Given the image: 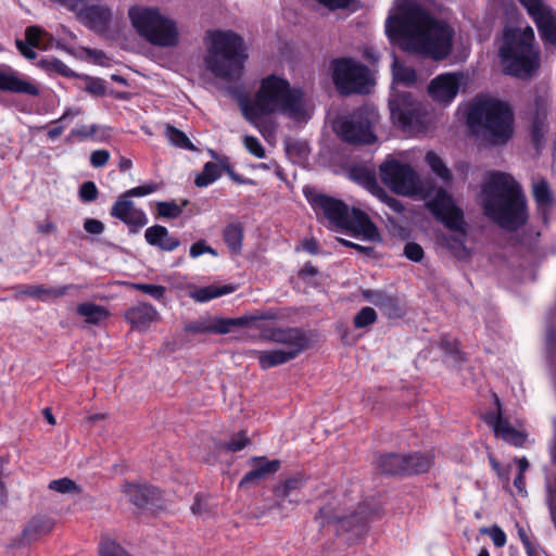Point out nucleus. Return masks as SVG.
<instances>
[{
	"mask_svg": "<svg viewBox=\"0 0 556 556\" xmlns=\"http://www.w3.org/2000/svg\"><path fill=\"white\" fill-rule=\"evenodd\" d=\"M110 159V153L106 150H96L90 155V163L93 167L104 166Z\"/></svg>",
	"mask_w": 556,
	"mask_h": 556,
	"instance_id": "64",
	"label": "nucleus"
},
{
	"mask_svg": "<svg viewBox=\"0 0 556 556\" xmlns=\"http://www.w3.org/2000/svg\"><path fill=\"white\" fill-rule=\"evenodd\" d=\"M80 113H81L80 109H67L60 118H58L51 123L52 126L48 129V132H47L48 138L51 140L59 138L63 134L64 127L75 116H78Z\"/></svg>",
	"mask_w": 556,
	"mask_h": 556,
	"instance_id": "40",
	"label": "nucleus"
},
{
	"mask_svg": "<svg viewBox=\"0 0 556 556\" xmlns=\"http://www.w3.org/2000/svg\"><path fill=\"white\" fill-rule=\"evenodd\" d=\"M244 229L241 223H229L223 232L224 240L233 253H240L242 250V241Z\"/></svg>",
	"mask_w": 556,
	"mask_h": 556,
	"instance_id": "34",
	"label": "nucleus"
},
{
	"mask_svg": "<svg viewBox=\"0 0 556 556\" xmlns=\"http://www.w3.org/2000/svg\"><path fill=\"white\" fill-rule=\"evenodd\" d=\"M250 443L249 438L244 435L243 432H239L233 435L227 443L224 444V447L229 452H239L244 448Z\"/></svg>",
	"mask_w": 556,
	"mask_h": 556,
	"instance_id": "57",
	"label": "nucleus"
},
{
	"mask_svg": "<svg viewBox=\"0 0 556 556\" xmlns=\"http://www.w3.org/2000/svg\"><path fill=\"white\" fill-rule=\"evenodd\" d=\"M98 194V188L93 181H86L79 188V198L84 202L94 201Z\"/></svg>",
	"mask_w": 556,
	"mask_h": 556,
	"instance_id": "58",
	"label": "nucleus"
},
{
	"mask_svg": "<svg viewBox=\"0 0 556 556\" xmlns=\"http://www.w3.org/2000/svg\"><path fill=\"white\" fill-rule=\"evenodd\" d=\"M426 162L430 166L431 170L443 181L448 182L452 180V174L444 161L433 151H429L426 154Z\"/></svg>",
	"mask_w": 556,
	"mask_h": 556,
	"instance_id": "44",
	"label": "nucleus"
},
{
	"mask_svg": "<svg viewBox=\"0 0 556 556\" xmlns=\"http://www.w3.org/2000/svg\"><path fill=\"white\" fill-rule=\"evenodd\" d=\"M433 211L437 217L450 230H464V213L455 206L450 197L440 194L432 201Z\"/></svg>",
	"mask_w": 556,
	"mask_h": 556,
	"instance_id": "20",
	"label": "nucleus"
},
{
	"mask_svg": "<svg viewBox=\"0 0 556 556\" xmlns=\"http://www.w3.org/2000/svg\"><path fill=\"white\" fill-rule=\"evenodd\" d=\"M99 553L101 556H129L118 543L108 536L101 539Z\"/></svg>",
	"mask_w": 556,
	"mask_h": 556,
	"instance_id": "49",
	"label": "nucleus"
},
{
	"mask_svg": "<svg viewBox=\"0 0 556 556\" xmlns=\"http://www.w3.org/2000/svg\"><path fill=\"white\" fill-rule=\"evenodd\" d=\"M463 78L462 73L440 74L430 81L428 93L433 101L447 105L457 96Z\"/></svg>",
	"mask_w": 556,
	"mask_h": 556,
	"instance_id": "15",
	"label": "nucleus"
},
{
	"mask_svg": "<svg viewBox=\"0 0 556 556\" xmlns=\"http://www.w3.org/2000/svg\"><path fill=\"white\" fill-rule=\"evenodd\" d=\"M494 397L497 410L495 413L486 414L484 417L485 422L492 426L495 435L501 438L503 441L516 447L523 446L527 440V434L515 429L509 421L503 417L500 399L496 395H494Z\"/></svg>",
	"mask_w": 556,
	"mask_h": 556,
	"instance_id": "16",
	"label": "nucleus"
},
{
	"mask_svg": "<svg viewBox=\"0 0 556 556\" xmlns=\"http://www.w3.org/2000/svg\"><path fill=\"white\" fill-rule=\"evenodd\" d=\"M188 204V200L182 201L181 205H178L174 201H164L157 203V214L164 218H177L182 213V207Z\"/></svg>",
	"mask_w": 556,
	"mask_h": 556,
	"instance_id": "48",
	"label": "nucleus"
},
{
	"mask_svg": "<svg viewBox=\"0 0 556 556\" xmlns=\"http://www.w3.org/2000/svg\"><path fill=\"white\" fill-rule=\"evenodd\" d=\"M165 136L169 140V142L180 149L194 151L197 150L187 135L179 130L178 128L167 124L165 128Z\"/></svg>",
	"mask_w": 556,
	"mask_h": 556,
	"instance_id": "43",
	"label": "nucleus"
},
{
	"mask_svg": "<svg viewBox=\"0 0 556 556\" xmlns=\"http://www.w3.org/2000/svg\"><path fill=\"white\" fill-rule=\"evenodd\" d=\"M129 17L137 33L153 46L174 47L178 43L176 23L162 15L159 10L132 8Z\"/></svg>",
	"mask_w": 556,
	"mask_h": 556,
	"instance_id": "7",
	"label": "nucleus"
},
{
	"mask_svg": "<svg viewBox=\"0 0 556 556\" xmlns=\"http://www.w3.org/2000/svg\"><path fill=\"white\" fill-rule=\"evenodd\" d=\"M129 502L138 508L159 507L161 502L160 490L148 484L125 483L122 489Z\"/></svg>",
	"mask_w": 556,
	"mask_h": 556,
	"instance_id": "21",
	"label": "nucleus"
},
{
	"mask_svg": "<svg viewBox=\"0 0 556 556\" xmlns=\"http://www.w3.org/2000/svg\"><path fill=\"white\" fill-rule=\"evenodd\" d=\"M505 41H514L516 45H533L535 37L534 30L531 26H527L523 30L518 29H506L503 34Z\"/></svg>",
	"mask_w": 556,
	"mask_h": 556,
	"instance_id": "41",
	"label": "nucleus"
},
{
	"mask_svg": "<svg viewBox=\"0 0 556 556\" xmlns=\"http://www.w3.org/2000/svg\"><path fill=\"white\" fill-rule=\"evenodd\" d=\"M110 214L112 217L128 225L131 228V232H136L139 228L148 224L146 213L142 210L137 208L134 202L128 198H123V194L113 204Z\"/></svg>",
	"mask_w": 556,
	"mask_h": 556,
	"instance_id": "18",
	"label": "nucleus"
},
{
	"mask_svg": "<svg viewBox=\"0 0 556 556\" xmlns=\"http://www.w3.org/2000/svg\"><path fill=\"white\" fill-rule=\"evenodd\" d=\"M381 180L393 192L402 195H413L418 192V176L409 164L397 160H387L380 167Z\"/></svg>",
	"mask_w": 556,
	"mask_h": 556,
	"instance_id": "11",
	"label": "nucleus"
},
{
	"mask_svg": "<svg viewBox=\"0 0 556 556\" xmlns=\"http://www.w3.org/2000/svg\"><path fill=\"white\" fill-rule=\"evenodd\" d=\"M453 231L454 233L442 237V240L456 257L464 258L469 255V251L465 245L467 237L466 229Z\"/></svg>",
	"mask_w": 556,
	"mask_h": 556,
	"instance_id": "36",
	"label": "nucleus"
},
{
	"mask_svg": "<svg viewBox=\"0 0 556 556\" xmlns=\"http://www.w3.org/2000/svg\"><path fill=\"white\" fill-rule=\"evenodd\" d=\"M403 454H384L376 459L377 469L386 476H404Z\"/></svg>",
	"mask_w": 556,
	"mask_h": 556,
	"instance_id": "29",
	"label": "nucleus"
},
{
	"mask_svg": "<svg viewBox=\"0 0 556 556\" xmlns=\"http://www.w3.org/2000/svg\"><path fill=\"white\" fill-rule=\"evenodd\" d=\"M498 53L505 73L519 79L532 78L541 65L540 51L534 45L502 40Z\"/></svg>",
	"mask_w": 556,
	"mask_h": 556,
	"instance_id": "10",
	"label": "nucleus"
},
{
	"mask_svg": "<svg viewBox=\"0 0 556 556\" xmlns=\"http://www.w3.org/2000/svg\"><path fill=\"white\" fill-rule=\"evenodd\" d=\"M467 124L486 144L505 146L514 135V113L495 99L476 100L469 108Z\"/></svg>",
	"mask_w": 556,
	"mask_h": 556,
	"instance_id": "4",
	"label": "nucleus"
},
{
	"mask_svg": "<svg viewBox=\"0 0 556 556\" xmlns=\"http://www.w3.org/2000/svg\"><path fill=\"white\" fill-rule=\"evenodd\" d=\"M547 99L542 94H538L534 98L535 111L533 117L547 119Z\"/></svg>",
	"mask_w": 556,
	"mask_h": 556,
	"instance_id": "62",
	"label": "nucleus"
},
{
	"mask_svg": "<svg viewBox=\"0 0 556 556\" xmlns=\"http://www.w3.org/2000/svg\"><path fill=\"white\" fill-rule=\"evenodd\" d=\"M78 17L90 28L103 30L111 21L112 12L105 5H89L78 11Z\"/></svg>",
	"mask_w": 556,
	"mask_h": 556,
	"instance_id": "24",
	"label": "nucleus"
},
{
	"mask_svg": "<svg viewBox=\"0 0 556 556\" xmlns=\"http://www.w3.org/2000/svg\"><path fill=\"white\" fill-rule=\"evenodd\" d=\"M243 142L245 149L254 156L258 159H264L266 156L265 149L256 137L245 136Z\"/></svg>",
	"mask_w": 556,
	"mask_h": 556,
	"instance_id": "54",
	"label": "nucleus"
},
{
	"mask_svg": "<svg viewBox=\"0 0 556 556\" xmlns=\"http://www.w3.org/2000/svg\"><path fill=\"white\" fill-rule=\"evenodd\" d=\"M144 238L150 245L156 247L163 251H174L180 245L179 239L169 236L167 228L161 225L147 228Z\"/></svg>",
	"mask_w": 556,
	"mask_h": 556,
	"instance_id": "25",
	"label": "nucleus"
},
{
	"mask_svg": "<svg viewBox=\"0 0 556 556\" xmlns=\"http://www.w3.org/2000/svg\"><path fill=\"white\" fill-rule=\"evenodd\" d=\"M157 316L154 306L144 302L128 308L124 314L125 319L137 330H144Z\"/></svg>",
	"mask_w": 556,
	"mask_h": 556,
	"instance_id": "23",
	"label": "nucleus"
},
{
	"mask_svg": "<svg viewBox=\"0 0 556 556\" xmlns=\"http://www.w3.org/2000/svg\"><path fill=\"white\" fill-rule=\"evenodd\" d=\"M204 253H208L213 256L218 255L217 251L215 249H213L211 245H208L206 243V241L203 239L198 240L190 247V256L192 258H197V257L203 255Z\"/></svg>",
	"mask_w": 556,
	"mask_h": 556,
	"instance_id": "55",
	"label": "nucleus"
},
{
	"mask_svg": "<svg viewBox=\"0 0 556 556\" xmlns=\"http://www.w3.org/2000/svg\"><path fill=\"white\" fill-rule=\"evenodd\" d=\"M206 37V70L224 80L239 79L248 60L243 38L231 30H208Z\"/></svg>",
	"mask_w": 556,
	"mask_h": 556,
	"instance_id": "5",
	"label": "nucleus"
},
{
	"mask_svg": "<svg viewBox=\"0 0 556 556\" xmlns=\"http://www.w3.org/2000/svg\"><path fill=\"white\" fill-rule=\"evenodd\" d=\"M262 338L285 345L287 352L298 356L308 348V339L299 328H268L262 332Z\"/></svg>",
	"mask_w": 556,
	"mask_h": 556,
	"instance_id": "14",
	"label": "nucleus"
},
{
	"mask_svg": "<svg viewBox=\"0 0 556 556\" xmlns=\"http://www.w3.org/2000/svg\"><path fill=\"white\" fill-rule=\"evenodd\" d=\"M377 319L376 311L370 306L363 307L355 316H354V326L357 329H362L372 325Z\"/></svg>",
	"mask_w": 556,
	"mask_h": 556,
	"instance_id": "51",
	"label": "nucleus"
},
{
	"mask_svg": "<svg viewBox=\"0 0 556 556\" xmlns=\"http://www.w3.org/2000/svg\"><path fill=\"white\" fill-rule=\"evenodd\" d=\"M53 528V522L50 518L42 516L33 517L22 531V539L26 542H31L49 533Z\"/></svg>",
	"mask_w": 556,
	"mask_h": 556,
	"instance_id": "28",
	"label": "nucleus"
},
{
	"mask_svg": "<svg viewBox=\"0 0 556 556\" xmlns=\"http://www.w3.org/2000/svg\"><path fill=\"white\" fill-rule=\"evenodd\" d=\"M405 463L404 476L421 475L428 472L433 466V455L430 453L415 452L409 454H403Z\"/></svg>",
	"mask_w": 556,
	"mask_h": 556,
	"instance_id": "27",
	"label": "nucleus"
},
{
	"mask_svg": "<svg viewBox=\"0 0 556 556\" xmlns=\"http://www.w3.org/2000/svg\"><path fill=\"white\" fill-rule=\"evenodd\" d=\"M48 488L58 493H80V486L70 478H61L50 481Z\"/></svg>",
	"mask_w": 556,
	"mask_h": 556,
	"instance_id": "50",
	"label": "nucleus"
},
{
	"mask_svg": "<svg viewBox=\"0 0 556 556\" xmlns=\"http://www.w3.org/2000/svg\"><path fill=\"white\" fill-rule=\"evenodd\" d=\"M533 198L539 210L544 214L553 201L549 186L545 179H541L533 185Z\"/></svg>",
	"mask_w": 556,
	"mask_h": 556,
	"instance_id": "39",
	"label": "nucleus"
},
{
	"mask_svg": "<svg viewBox=\"0 0 556 556\" xmlns=\"http://www.w3.org/2000/svg\"><path fill=\"white\" fill-rule=\"evenodd\" d=\"M306 477L302 472H298L275 486L274 495L276 502L273 507L285 509L286 503L296 505L300 502V490L305 485Z\"/></svg>",
	"mask_w": 556,
	"mask_h": 556,
	"instance_id": "19",
	"label": "nucleus"
},
{
	"mask_svg": "<svg viewBox=\"0 0 556 556\" xmlns=\"http://www.w3.org/2000/svg\"><path fill=\"white\" fill-rule=\"evenodd\" d=\"M378 121L379 113L376 108L363 105L341 117L334 128L343 141L352 144H371L377 140L374 126Z\"/></svg>",
	"mask_w": 556,
	"mask_h": 556,
	"instance_id": "8",
	"label": "nucleus"
},
{
	"mask_svg": "<svg viewBox=\"0 0 556 556\" xmlns=\"http://www.w3.org/2000/svg\"><path fill=\"white\" fill-rule=\"evenodd\" d=\"M392 121L404 130L422 123V106L409 92H396L389 99Z\"/></svg>",
	"mask_w": 556,
	"mask_h": 556,
	"instance_id": "12",
	"label": "nucleus"
},
{
	"mask_svg": "<svg viewBox=\"0 0 556 556\" xmlns=\"http://www.w3.org/2000/svg\"><path fill=\"white\" fill-rule=\"evenodd\" d=\"M132 288L159 301H161L166 293V288L161 285L132 283Z\"/></svg>",
	"mask_w": 556,
	"mask_h": 556,
	"instance_id": "52",
	"label": "nucleus"
},
{
	"mask_svg": "<svg viewBox=\"0 0 556 556\" xmlns=\"http://www.w3.org/2000/svg\"><path fill=\"white\" fill-rule=\"evenodd\" d=\"M26 40L38 49L47 50L53 46L54 38L39 26H28L25 30Z\"/></svg>",
	"mask_w": 556,
	"mask_h": 556,
	"instance_id": "37",
	"label": "nucleus"
},
{
	"mask_svg": "<svg viewBox=\"0 0 556 556\" xmlns=\"http://www.w3.org/2000/svg\"><path fill=\"white\" fill-rule=\"evenodd\" d=\"M220 177V168L214 162H207L204 164L202 173L198 174L194 184L197 187L203 188L206 187L214 181H216Z\"/></svg>",
	"mask_w": 556,
	"mask_h": 556,
	"instance_id": "45",
	"label": "nucleus"
},
{
	"mask_svg": "<svg viewBox=\"0 0 556 556\" xmlns=\"http://www.w3.org/2000/svg\"><path fill=\"white\" fill-rule=\"evenodd\" d=\"M369 300L389 318L401 317L402 311L395 298L383 292H374Z\"/></svg>",
	"mask_w": 556,
	"mask_h": 556,
	"instance_id": "30",
	"label": "nucleus"
},
{
	"mask_svg": "<svg viewBox=\"0 0 556 556\" xmlns=\"http://www.w3.org/2000/svg\"><path fill=\"white\" fill-rule=\"evenodd\" d=\"M403 254L412 262H420L424 258V249L416 242H407L404 247Z\"/></svg>",
	"mask_w": 556,
	"mask_h": 556,
	"instance_id": "56",
	"label": "nucleus"
},
{
	"mask_svg": "<svg viewBox=\"0 0 556 556\" xmlns=\"http://www.w3.org/2000/svg\"><path fill=\"white\" fill-rule=\"evenodd\" d=\"M211 332L214 333H228L233 328L231 318H217L210 325Z\"/></svg>",
	"mask_w": 556,
	"mask_h": 556,
	"instance_id": "61",
	"label": "nucleus"
},
{
	"mask_svg": "<svg viewBox=\"0 0 556 556\" xmlns=\"http://www.w3.org/2000/svg\"><path fill=\"white\" fill-rule=\"evenodd\" d=\"M0 91L38 97L40 87L10 66L0 70Z\"/></svg>",
	"mask_w": 556,
	"mask_h": 556,
	"instance_id": "17",
	"label": "nucleus"
},
{
	"mask_svg": "<svg viewBox=\"0 0 556 556\" xmlns=\"http://www.w3.org/2000/svg\"><path fill=\"white\" fill-rule=\"evenodd\" d=\"M97 130L98 128L96 125H81L71 130L67 140H71L73 138L85 140L93 137L97 134Z\"/></svg>",
	"mask_w": 556,
	"mask_h": 556,
	"instance_id": "53",
	"label": "nucleus"
},
{
	"mask_svg": "<svg viewBox=\"0 0 556 556\" xmlns=\"http://www.w3.org/2000/svg\"><path fill=\"white\" fill-rule=\"evenodd\" d=\"M37 66L48 74H59L63 77H75L76 74L61 60L45 58L38 61Z\"/></svg>",
	"mask_w": 556,
	"mask_h": 556,
	"instance_id": "38",
	"label": "nucleus"
},
{
	"mask_svg": "<svg viewBox=\"0 0 556 556\" xmlns=\"http://www.w3.org/2000/svg\"><path fill=\"white\" fill-rule=\"evenodd\" d=\"M306 198L317 217L325 218L331 226L370 241L381 240L377 226L359 208H350L342 200L324 193L309 192Z\"/></svg>",
	"mask_w": 556,
	"mask_h": 556,
	"instance_id": "6",
	"label": "nucleus"
},
{
	"mask_svg": "<svg viewBox=\"0 0 556 556\" xmlns=\"http://www.w3.org/2000/svg\"><path fill=\"white\" fill-rule=\"evenodd\" d=\"M534 22L545 46L556 47V11L544 0H518Z\"/></svg>",
	"mask_w": 556,
	"mask_h": 556,
	"instance_id": "13",
	"label": "nucleus"
},
{
	"mask_svg": "<svg viewBox=\"0 0 556 556\" xmlns=\"http://www.w3.org/2000/svg\"><path fill=\"white\" fill-rule=\"evenodd\" d=\"M386 34L403 51L433 61H443L453 51L454 29L415 3H405L388 16Z\"/></svg>",
	"mask_w": 556,
	"mask_h": 556,
	"instance_id": "1",
	"label": "nucleus"
},
{
	"mask_svg": "<svg viewBox=\"0 0 556 556\" xmlns=\"http://www.w3.org/2000/svg\"><path fill=\"white\" fill-rule=\"evenodd\" d=\"M77 314L86 318L90 325H100L109 317V311L101 305L91 302L81 303L77 306Z\"/></svg>",
	"mask_w": 556,
	"mask_h": 556,
	"instance_id": "33",
	"label": "nucleus"
},
{
	"mask_svg": "<svg viewBox=\"0 0 556 556\" xmlns=\"http://www.w3.org/2000/svg\"><path fill=\"white\" fill-rule=\"evenodd\" d=\"M320 518L325 519L327 523H337V530L350 531L355 528L363 529L367 523L368 519L364 516L363 507L359 506V510L350 516H330L327 508L319 510Z\"/></svg>",
	"mask_w": 556,
	"mask_h": 556,
	"instance_id": "26",
	"label": "nucleus"
},
{
	"mask_svg": "<svg viewBox=\"0 0 556 556\" xmlns=\"http://www.w3.org/2000/svg\"><path fill=\"white\" fill-rule=\"evenodd\" d=\"M70 286H63L60 288H46L45 286H27L21 291L22 294H26L30 298L47 301L52 298H61L65 295Z\"/></svg>",
	"mask_w": 556,
	"mask_h": 556,
	"instance_id": "35",
	"label": "nucleus"
},
{
	"mask_svg": "<svg viewBox=\"0 0 556 556\" xmlns=\"http://www.w3.org/2000/svg\"><path fill=\"white\" fill-rule=\"evenodd\" d=\"M15 45L20 53L27 60H35L37 56V53L35 52V48L33 47L27 40H21L16 39Z\"/></svg>",
	"mask_w": 556,
	"mask_h": 556,
	"instance_id": "63",
	"label": "nucleus"
},
{
	"mask_svg": "<svg viewBox=\"0 0 556 556\" xmlns=\"http://www.w3.org/2000/svg\"><path fill=\"white\" fill-rule=\"evenodd\" d=\"M294 353L287 352L283 349L258 352V363L263 369H268L278 365H282L294 359Z\"/></svg>",
	"mask_w": 556,
	"mask_h": 556,
	"instance_id": "31",
	"label": "nucleus"
},
{
	"mask_svg": "<svg viewBox=\"0 0 556 556\" xmlns=\"http://www.w3.org/2000/svg\"><path fill=\"white\" fill-rule=\"evenodd\" d=\"M235 291V287L225 285V286H216L210 285L206 287H201L190 292V298L195 300L197 302H206L212 299L219 298L225 294H229Z\"/></svg>",
	"mask_w": 556,
	"mask_h": 556,
	"instance_id": "32",
	"label": "nucleus"
},
{
	"mask_svg": "<svg viewBox=\"0 0 556 556\" xmlns=\"http://www.w3.org/2000/svg\"><path fill=\"white\" fill-rule=\"evenodd\" d=\"M157 185L156 184H147L139 187H135L132 189L127 190L123 193V198H131V197H143L148 195L154 191H156Z\"/></svg>",
	"mask_w": 556,
	"mask_h": 556,
	"instance_id": "59",
	"label": "nucleus"
},
{
	"mask_svg": "<svg viewBox=\"0 0 556 556\" xmlns=\"http://www.w3.org/2000/svg\"><path fill=\"white\" fill-rule=\"evenodd\" d=\"M242 115L258 127L262 117L280 113L295 122H307L313 106L300 88H293L289 81L276 75L262 79L254 100L247 97L239 99Z\"/></svg>",
	"mask_w": 556,
	"mask_h": 556,
	"instance_id": "2",
	"label": "nucleus"
},
{
	"mask_svg": "<svg viewBox=\"0 0 556 556\" xmlns=\"http://www.w3.org/2000/svg\"><path fill=\"white\" fill-rule=\"evenodd\" d=\"M85 90L93 96H103L106 91V88L102 79L88 78Z\"/></svg>",
	"mask_w": 556,
	"mask_h": 556,
	"instance_id": "60",
	"label": "nucleus"
},
{
	"mask_svg": "<svg viewBox=\"0 0 556 556\" xmlns=\"http://www.w3.org/2000/svg\"><path fill=\"white\" fill-rule=\"evenodd\" d=\"M277 314L269 309V311H256L255 313L243 315L238 318H231L233 327H245L251 325L252 323L258 321V320H271L276 319Z\"/></svg>",
	"mask_w": 556,
	"mask_h": 556,
	"instance_id": "46",
	"label": "nucleus"
},
{
	"mask_svg": "<svg viewBox=\"0 0 556 556\" xmlns=\"http://www.w3.org/2000/svg\"><path fill=\"white\" fill-rule=\"evenodd\" d=\"M393 79L395 83H402L405 86H412L417 80L416 71L413 67L401 64L395 59L392 65Z\"/></svg>",
	"mask_w": 556,
	"mask_h": 556,
	"instance_id": "42",
	"label": "nucleus"
},
{
	"mask_svg": "<svg viewBox=\"0 0 556 556\" xmlns=\"http://www.w3.org/2000/svg\"><path fill=\"white\" fill-rule=\"evenodd\" d=\"M481 203L484 215L504 230L516 231L528 222L526 197L508 174L489 173L481 186Z\"/></svg>",
	"mask_w": 556,
	"mask_h": 556,
	"instance_id": "3",
	"label": "nucleus"
},
{
	"mask_svg": "<svg viewBox=\"0 0 556 556\" xmlns=\"http://www.w3.org/2000/svg\"><path fill=\"white\" fill-rule=\"evenodd\" d=\"M547 131V119L533 117L531 124V140L536 150L541 149Z\"/></svg>",
	"mask_w": 556,
	"mask_h": 556,
	"instance_id": "47",
	"label": "nucleus"
},
{
	"mask_svg": "<svg viewBox=\"0 0 556 556\" xmlns=\"http://www.w3.org/2000/svg\"><path fill=\"white\" fill-rule=\"evenodd\" d=\"M331 77L338 92L343 96L365 94L371 85L369 70L352 58L333 59L330 63Z\"/></svg>",
	"mask_w": 556,
	"mask_h": 556,
	"instance_id": "9",
	"label": "nucleus"
},
{
	"mask_svg": "<svg viewBox=\"0 0 556 556\" xmlns=\"http://www.w3.org/2000/svg\"><path fill=\"white\" fill-rule=\"evenodd\" d=\"M280 468V462L277 459L268 460L266 457H255L252 460V469L248 471L240 481V486H249L275 473Z\"/></svg>",
	"mask_w": 556,
	"mask_h": 556,
	"instance_id": "22",
	"label": "nucleus"
}]
</instances>
